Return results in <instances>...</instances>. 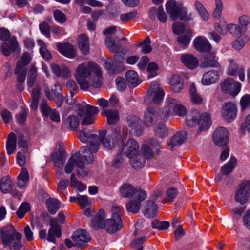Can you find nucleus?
I'll list each match as a JSON object with an SVG mask.
<instances>
[{"mask_svg":"<svg viewBox=\"0 0 250 250\" xmlns=\"http://www.w3.org/2000/svg\"><path fill=\"white\" fill-rule=\"evenodd\" d=\"M78 137L83 143H87L90 148L87 146H83L80 148V151L83 154L84 160L87 164H92L94 162V156L92 152H97L100 147V141L98 136L96 134H90L88 130L84 128L79 131Z\"/></svg>","mask_w":250,"mask_h":250,"instance_id":"f257e3e1","label":"nucleus"},{"mask_svg":"<svg viewBox=\"0 0 250 250\" xmlns=\"http://www.w3.org/2000/svg\"><path fill=\"white\" fill-rule=\"evenodd\" d=\"M90 71H92L97 76L101 75L100 68L96 62L92 61L89 62L87 66L84 63H81L77 68L75 77L81 89L83 90H87L89 87L87 78L91 75Z\"/></svg>","mask_w":250,"mask_h":250,"instance_id":"f03ea898","label":"nucleus"},{"mask_svg":"<svg viewBox=\"0 0 250 250\" xmlns=\"http://www.w3.org/2000/svg\"><path fill=\"white\" fill-rule=\"evenodd\" d=\"M106 131L103 130L100 131L98 136L100 143L107 149H111L114 147L115 144L118 142H122V137L121 134V128L119 126L114 127L111 133L106 135Z\"/></svg>","mask_w":250,"mask_h":250,"instance_id":"7ed1b4c3","label":"nucleus"},{"mask_svg":"<svg viewBox=\"0 0 250 250\" xmlns=\"http://www.w3.org/2000/svg\"><path fill=\"white\" fill-rule=\"evenodd\" d=\"M122 209L119 207H113L112 209L111 217L104 222V228L110 234H114L120 230L123 226L121 217Z\"/></svg>","mask_w":250,"mask_h":250,"instance_id":"20e7f679","label":"nucleus"},{"mask_svg":"<svg viewBox=\"0 0 250 250\" xmlns=\"http://www.w3.org/2000/svg\"><path fill=\"white\" fill-rule=\"evenodd\" d=\"M166 104L162 111L161 118L163 120H167L172 111L180 116L185 115L187 112L186 108L183 105L179 104L176 100L172 98L167 99Z\"/></svg>","mask_w":250,"mask_h":250,"instance_id":"39448f33","label":"nucleus"},{"mask_svg":"<svg viewBox=\"0 0 250 250\" xmlns=\"http://www.w3.org/2000/svg\"><path fill=\"white\" fill-rule=\"evenodd\" d=\"M121 195L125 198L130 197L132 199H137L140 201H144L147 197L146 191L142 189H137L132 185L128 183L123 184L120 188Z\"/></svg>","mask_w":250,"mask_h":250,"instance_id":"423d86ee","label":"nucleus"},{"mask_svg":"<svg viewBox=\"0 0 250 250\" xmlns=\"http://www.w3.org/2000/svg\"><path fill=\"white\" fill-rule=\"evenodd\" d=\"M241 83L231 78L226 79L221 84L223 92L228 93L232 96H236L240 92Z\"/></svg>","mask_w":250,"mask_h":250,"instance_id":"0eeeda50","label":"nucleus"},{"mask_svg":"<svg viewBox=\"0 0 250 250\" xmlns=\"http://www.w3.org/2000/svg\"><path fill=\"white\" fill-rule=\"evenodd\" d=\"M229 132L223 127H218L214 131L213 140L214 144L219 146H226L229 141Z\"/></svg>","mask_w":250,"mask_h":250,"instance_id":"6e6552de","label":"nucleus"},{"mask_svg":"<svg viewBox=\"0 0 250 250\" xmlns=\"http://www.w3.org/2000/svg\"><path fill=\"white\" fill-rule=\"evenodd\" d=\"M83 154L81 155L79 152L74 154L69 159L65 167L66 173H70L74 169L75 166L80 168L83 169L85 167V163L83 161Z\"/></svg>","mask_w":250,"mask_h":250,"instance_id":"1a4fd4ad","label":"nucleus"},{"mask_svg":"<svg viewBox=\"0 0 250 250\" xmlns=\"http://www.w3.org/2000/svg\"><path fill=\"white\" fill-rule=\"evenodd\" d=\"M250 194V181H246L242 183L236 191L235 198L236 202L241 205L246 203Z\"/></svg>","mask_w":250,"mask_h":250,"instance_id":"9d476101","label":"nucleus"},{"mask_svg":"<svg viewBox=\"0 0 250 250\" xmlns=\"http://www.w3.org/2000/svg\"><path fill=\"white\" fill-rule=\"evenodd\" d=\"M222 117L227 122H231L236 117V106L231 102H226L222 105L221 110Z\"/></svg>","mask_w":250,"mask_h":250,"instance_id":"9b49d317","label":"nucleus"},{"mask_svg":"<svg viewBox=\"0 0 250 250\" xmlns=\"http://www.w3.org/2000/svg\"><path fill=\"white\" fill-rule=\"evenodd\" d=\"M183 8V4L177 3L174 0H169L166 4L167 12L169 14L172 21L178 19V15Z\"/></svg>","mask_w":250,"mask_h":250,"instance_id":"f8f14e48","label":"nucleus"},{"mask_svg":"<svg viewBox=\"0 0 250 250\" xmlns=\"http://www.w3.org/2000/svg\"><path fill=\"white\" fill-rule=\"evenodd\" d=\"M1 51L5 56H9L12 52L20 49L19 42L15 36L11 37L8 42H4L1 45Z\"/></svg>","mask_w":250,"mask_h":250,"instance_id":"ddd939ff","label":"nucleus"},{"mask_svg":"<svg viewBox=\"0 0 250 250\" xmlns=\"http://www.w3.org/2000/svg\"><path fill=\"white\" fill-rule=\"evenodd\" d=\"M139 149V146L137 142L133 139L128 140L122 148L124 154L128 158L134 157L137 155Z\"/></svg>","mask_w":250,"mask_h":250,"instance_id":"4468645a","label":"nucleus"},{"mask_svg":"<svg viewBox=\"0 0 250 250\" xmlns=\"http://www.w3.org/2000/svg\"><path fill=\"white\" fill-rule=\"evenodd\" d=\"M50 228L49 229L47 240L54 243L56 242V237L59 238L61 236V229L58 224V221L55 218H51L50 221Z\"/></svg>","mask_w":250,"mask_h":250,"instance_id":"2eb2a0df","label":"nucleus"},{"mask_svg":"<svg viewBox=\"0 0 250 250\" xmlns=\"http://www.w3.org/2000/svg\"><path fill=\"white\" fill-rule=\"evenodd\" d=\"M159 113L154 107H149L144 112V123L147 127H150L158 121Z\"/></svg>","mask_w":250,"mask_h":250,"instance_id":"dca6fc26","label":"nucleus"},{"mask_svg":"<svg viewBox=\"0 0 250 250\" xmlns=\"http://www.w3.org/2000/svg\"><path fill=\"white\" fill-rule=\"evenodd\" d=\"M203 56V61L200 63V67L201 68H219L220 67V63L217 60V58L216 57L215 53L209 51L208 52L206 53Z\"/></svg>","mask_w":250,"mask_h":250,"instance_id":"f3484780","label":"nucleus"},{"mask_svg":"<svg viewBox=\"0 0 250 250\" xmlns=\"http://www.w3.org/2000/svg\"><path fill=\"white\" fill-rule=\"evenodd\" d=\"M73 241L79 246H84L90 241V237L87 232L83 229H79L72 236Z\"/></svg>","mask_w":250,"mask_h":250,"instance_id":"a211bd4d","label":"nucleus"},{"mask_svg":"<svg viewBox=\"0 0 250 250\" xmlns=\"http://www.w3.org/2000/svg\"><path fill=\"white\" fill-rule=\"evenodd\" d=\"M19 233L15 230L14 226L10 224L5 226L0 231V236L2 239V242L4 246L12 239L13 237L15 236L16 233Z\"/></svg>","mask_w":250,"mask_h":250,"instance_id":"6ab92c4d","label":"nucleus"},{"mask_svg":"<svg viewBox=\"0 0 250 250\" xmlns=\"http://www.w3.org/2000/svg\"><path fill=\"white\" fill-rule=\"evenodd\" d=\"M195 49L200 52L207 53L210 51L211 45L208 40L203 37L195 38L193 42Z\"/></svg>","mask_w":250,"mask_h":250,"instance_id":"aec40b11","label":"nucleus"},{"mask_svg":"<svg viewBox=\"0 0 250 250\" xmlns=\"http://www.w3.org/2000/svg\"><path fill=\"white\" fill-rule=\"evenodd\" d=\"M181 60L184 65L190 69H194L199 65V61L197 58L190 54L182 55L181 56Z\"/></svg>","mask_w":250,"mask_h":250,"instance_id":"412c9836","label":"nucleus"},{"mask_svg":"<svg viewBox=\"0 0 250 250\" xmlns=\"http://www.w3.org/2000/svg\"><path fill=\"white\" fill-rule=\"evenodd\" d=\"M149 15L150 18L152 19H155L156 17L158 20L163 23L166 22L167 19V15L162 6H159L158 8L155 7H151L149 11Z\"/></svg>","mask_w":250,"mask_h":250,"instance_id":"4be33fe9","label":"nucleus"},{"mask_svg":"<svg viewBox=\"0 0 250 250\" xmlns=\"http://www.w3.org/2000/svg\"><path fill=\"white\" fill-rule=\"evenodd\" d=\"M219 78L218 71L212 70L205 73L202 79V83L204 85H208L217 83Z\"/></svg>","mask_w":250,"mask_h":250,"instance_id":"5701e85b","label":"nucleus"},{"mask_svg":"<svg viewBox=\"0 0 250 250\" xmlns=\"http://www.w3.org/2000/svg\"><path fill=\"white\" fill-rule=\"evenodd\" d=\"M127 125L131 128V131L137 136L142 133L141 120L136 116H130L127 120Z\"/></svg>","mask_w":250,"mask_h":250,"instance_id":"b1692460","label":"nucleus"},{"mask_svg":"<svg viewBox=\"0 0 250 250\" xmlns=\"http://www.w3.org/2000/svg\"><path fill=\"white\" fill-rule=\"evenodd\" d=\"M212 124V119L208 113H202L198 120L199 129L200 131H205L208 129Z\"/></svg>","mask_w":250,"mask_h":250,"instance_id":"393cba45","label":"nucleus"},{"mask_svg":"<svg viewBox=\"0 0 250 250\" xmlns=\"http://www.w3.org/2000/svg\"><path fill=\"white\" fill-rule=\"evenodd\" d=\"M59 51L64 56L73 58L76 56L75 51L72 45L68 43L59 44L57 45Z\"/></svg>","mask_w":250,"mask_h":250,"instance_id":"a878e982","label":"nucleus"},{"mask_svg":"<svg viewBox=\"0 0 250 250\" xmlns=\"http://www.w3.org/2000/svg\"><path fill=\"white\" fill-rule=\"evenodd\" d=\"M107 118V123L110 125H115L119 120V112L117 109H107L102 112Z\"/></svg>","mask_w":250,"mask_h":250,"instance_id":"bb28decb","label":"nucleus"},{"mask_svg":"<svg viewBox=\"0 0 250 250\" xmlns=\"http://www.w3.org/2000/svg\"><path fill=\"white\" fill-rule=\"evenodd\" d=\"M66 158V153L64 150L53 152L51 155V158L55 163V166L59 168L62 167Z\"/></svg>","mask_w":250,"mask_h":250,"instance_id":"cd10ccee","label":"nucleus"},{"mask_svg":"<svg viewBox=\"0 0 250 250\" xmlns=\"http://www.w3.org/2000/svg\"><path fill=\"white\" fill-rule=\"evenodd\" d=\"M105 218L104 211L103 209H100L92 220V228L95 230L104 229L103 221Z\"/></svg>","mask_w":250,"mask_h":250,"instance_id":"c85d7f7f","label":"nucleus"},{"mask_svg":"<svg viewBox=\"0 0 250 250\" xmlns=\"http://www.w3.org/2000/svg\"><path fill=\"white\" fill-rule=\"evenodd\" d=\"M31 61V57L30 54L28 52H24L23 53L21 58L18 62L16 68L14 71L15 74H18L20 73L22 69L27 66Z\"/></svg>","mask_w":250,"mask_h":250,"instance_id":"c756f323","label":"nucleus"},{"mask_svg":"<svg viewBox=\"0 0 250 250\" xmlns=\"http://www.w3.org/2000/svg\"><path fill=\"white\" fill-rule=\"evenodd\" d=\"M79 47L82 53L87 54L89 50V43L88 36L84 34L79 36L78 38Z\"/></svg>","mask_w":250,"mask_h":250,"instance_id":"7c9ffc66","label":"nucleus"},{"mask_svg":"<svg viewBox=\"0 0 250 250\" xmlns=\"http://www.w3.org/2000/svg\"><path fill=\"white\" fill-rule=\"evenodd\" d=\"M63 123L67 129L70 130H75L79 126L80 121L76 116L70 115L64 120Z\"/></svg>","mask_w":250,"mask_h":250,"instance_id":"2f4dec72","label":"nucleus"},{"mask_svg":"<svg viewBox=\"0 0 250 250\" xmlns=\"http://www.w3.org/2000/svg\"><path fill=\"white\" fill-rule=\"evenodd\" d=\"M186 133L181 131L177 133L171 139L170 142H167V146L172 149L174 146H179L182 144L186 140Z\"/></svg>","mask_w":250,"mask_h":250,"instance_id":"473e14b6","label":"nucleus"},{"mask_svg":"<svg viewBox=\"0 0 250 250\" xmlns=\"http://www.w3.org/2000/svg\"><path fill=\"white\" fill-rule=\"evenodd\" d=\"M172 90L174 92H179L183 88V82L181 77L178 75H173L169 82Z\"/></svg>","mask_w":250,"mask_h":250,"instance_id":"72a5a7b5","label":"nucleus"},{"mask_svg":"<svg viewBox=\"0 0 250 250\" xmlns=\"http://www.w3.org/2000/svg\"><path fill=\"white\" fill-rule=\"evenodd\" d=\"M191 33V30L188 29L185 34L177 37V42L183 48H185L188 46L192 36Z\"/></svg>","mask_w":250,"mask_h":250,"instance_id":"f704fd0d","label":"nucleus"},{"mask_svg":"<svg viewBox=\"0 0 250 250\" xmlns=\"http://www.w3.org/2000/svg\"><path fill=\"white\" fill-rule=\"evenodd\" d=\"M125 78L129 85L133 87L137 86L141 83L137 73L134 70H129L126 72Z\"/></svg>","mask_w":250,"mask_h":250,"instance_id":"c9c22d12","label":"nucleus"},{"mask_svg":"<svg viewBox=\"0 0 250 250\" xmlns=\"http://www.w3.org/2000/svg\"><path fill=\"white\" fill-rule=\"evenodd\" d=\"M105 44L109 51L112 53H115L121 50V44L115 43V40L110 36H106L105 39Z\"/></svg>","mask_w":250,"mask_h":250,"instance_id":"e433bc0d","label":"nucleus"},{"mask_svg":"<svg viewBox=\"0 0 250 250\" xmlns=\"http://www.w3.org/2000/svg\"><path fill=\"white\" fill-rule=\"evenodd\" d=\"M43 90L46 98L49 100H53L58 107H60L62 105L63 103V96L62 94L53 97V95H51L50 89L48 86L46 85L44 86Z\"/></svg>","mask_w":250,"mask_h":250,"instance_id":"4c0bfd02","label":"nucleus"},{"mask_svg":"<svg viewBox=\"0 0 250 250\" xmlns=\"http://www.w3.org/2000/svg\"><path fill=\"white\" fill-rule=\"evenodd\" d=\"M158 207L156 204L151 205L148 202L146 203V205L143 210V213L144 216L147 218H153L157 214Z\"/></svg>","mask_w":250,"mask_h":250,"instance_id":"58836bf2","label":"nucleus"},{"mask_svg":"<svg viewBox=\"0 0 250 250\" xmlns=\"http://www.w3.org/2000/svg\"><path fill=\"white\" fill-rule=\"evenodd\" d=\"M22 237V235L20 233H16V235L13 237L10 241L6 246H9L10 249L13 250H19L22 247V244L21 242V239Z\"/></svg>","mask_w":250,"mask_h":250,"instance_id":"ea45409f","label":"nucleus"},{"mask_svg":"<svg viewBox=\"0 0 250 250\" xmlns=\"http://www.w3.org/2000/svg\"><path fill=\"white\" fill-rule=\"evenodd\" d=\"M16 148V136L13 132H10L8 136L6 142V150L8 155L13 153Z\"/></svg>","mask_w":250,"mask_h":250,"instance_id":"a19ab883","label":"nucleus"},{"mask_svg":"<svg viewBox=\"0 0 250 250\" xmlns=\"http://www.w3.org/2000/svg\"><path fill=\"white\" fill-rule=\"evenodd\" d=\"M154 131L155 135L161 139L167 137L168 134V128L162 123H159L155 126Z\"/></svg>","mask_w":250,"mask_h":250,"instance_id":"79ce46f5","label":"nucleus"},{"mask_svg":"<svg viewBox=\"0 0 250 250\" xmlns=\"http://www.w3.org/2000/svg\"><path fill=\"white\" fill-rule=\"evenodd\" d=\"M142 201L137 199L130 198L129 202L126 204V210L133 213H137L140 210L141 202Z\"/></svg>","mask_w":250,"mask_h":250,"instance_id":"37998d69","label":"nucleus"},{"mask_svg":"<svg viewBox=\"0 0 250 250\" xmlns=\"http://www.w3.org/2000/svg\"><path fill=\"white\" fill-rule=\"evenodd\" d=\"M237 163V159L235 157H231L229 161L223 165L221 169L223 174L228 175L234 169Z\"/></svg>","mask_w":250,"mask_h":250,"instance_id":"c03bdc74","label":"nucleus"},{"mask_svg":"<svg viewBox=\"0 0 250 250\" xmlns=\"http://www.w3.org/2000/svg\"><path fill=\"white\" fill-rule=\"evenodd\" d=\"M41 91V89L39 87L34 88L32 91L31 94L32 102L30 107L33 110H36L38 108Z\"/></svg>","mask_w":250,"mask_h":250,"instance_id":"a18cd8bd","label":"nucleus"},{"mask_svg":"<svg viewBox=\"0 0 250 250\" xmlns=\"http://www.w3.org/2000/svg\"><path fill=\"white\" fill-rule=\"evenodd\" d=\"M249 41V38L247 36L242 35L233 41L231 44L235 49L240 50L244 47Z\"/></svg>","mask_w":250,"mask_h":250,"instance_id":"49530a36","label":"nucleus"},{"mask_svg":"<svg viewBox=\"0 0 250 250\" xmlns=\"http://www.w3.org/2000/svg\"><path fill=\"white\" fill-rule=\"evenodd\" d=\"M12 181L10 177L5 176L2 177L0 182V189L2 193H7L12 189Z\"/></svg>","mask_w":250,"mask_h":250,"instance_id":"de8ad7c7","label":"nucleus"},{"mask_svg":"<svg viewBox=\"0 0 250 250\" xmlns=\"http://www.w3.org/2000/svg\"><path fill=\"white\" fill-rule=\"evenodd\" d=\"M48 211L51 214H54L60 208L59 201L55 199L49 198L46 202Z\"/></svg>","mask_w":250,"mask_h":250,"instance_id":"09e8293b","label":"nucleus"},{"mask_svg":"<svg viewBox=\"0 0 250 250\" xmlns=\"http://www.w3.org/2000/svg\"><path fill=\"white\" fill-rule=\"evenodd\" d=\"M129 158L130 159V164L135 169L142 168L145 166V161L144 158L139 153L134 157Z\"/></svg>","mask_w":250,"mask_h":250,"instance_id":"8fccbe9b","label":"nucleus"},{"mask_svg":"<svg viewBox=\"0 0 250 250\" xmlns=\"http://www.w3.org/2000/svg\"><path fill=\"white\" fill-rule=\"evenodd\" d=\"M194 6L202 19L204 21L208 20L209 14L203 4L199 0H196L194 2Z\"/></svg>","mask_w":250,"mask_h":250,"instance_id":"3c124183","label":"nucleus"},{"mask_svg":"<svg viewBox=\"0 0 250 250\" xmlns=\"http://www.w3.org/2000/svg\"><path fill=\"white\" fill-rule=\"evenodd\" d=\"M150 44V39L149 36H147L142 42L138 44V46L142 47L141 52L146 54L150 53L152 50Z\"/></svg>","mask_w":250,"mask_h":250,"instance_id":"603ef678","label":"nucleus"},{"mask_svg":"<svg viewBox=\"0 0 250 250\" xmlns=\"http://www.w3.org/2000/svg\"><path fill=\"white\" fill-rule=\"evenodd\" d=\"M38 43L40 46V52L42 56L47 60H50L52 58V55L50 52L46 48V45L44 42L41 40H38Z\"/></svg>","mask_w":250,"mask_h":250,"instance_id":"864d4df0","label":"nucleus"},{"mask_svg":"<svg viewBox=\"0 0 250 250\" xmlns=\"http://www.w3.org/2000/svg\"><path fill=\"white\" fill-rule=\"evenodd\" d=\"M227 29L231 34L237 36L242 33L246 32L247 29L241 27L240 25L235 24H230L228 25Z\"/></svg>","mask_w":250,"mask_h":250,"instance_id":"5fc2aeb1","label":"nucleus"},{"mask_svg":"<svg viewBox=\"0 0 250 250\" xmlns=\"http://www.w3.org/2000/svg\"><path fill=\"white\" fill-rule=\"evenodd\" d=\"M37 76V68L32 65L30 67L27 80V83L28 87H31L33 86Z\"/></svg>","mask_w":250,"mask_h":250,"instance_id":"6e6d98bb","label":"nucleus"},{"mask_svg":"<svg viewBox=\"0 0 250 250\" xmlns=\"http://www.w3.org/2000/svg\"><path fill=\"white\" fill-rule=\"evenodd\" d=\"M170 223L168 221H160L158 220H154L152 222V227L154 229H157L159 230H163L167 229L169 227Z\"/></svg>","mask_w":250,"mask_h":250,"instance_id":"4d7b16f0","label":"nucleus"},{"mask_svg":"<svg viewBox=\"0 0 250 250\" xmlns=\"http://www.w3.org/2000/svg\"><path fill=\"white\" fill-rule=\"evenodd\" d=\"M30 205L27 202H24L20 206L16 214L19 218H22L26 212L30 211Z\"/></svg>","mask_w":250,"mask_h":250,"instance_id":"13d9d810","label":"nucleus"},{"mask_svg":"<svg viewBox=\"0 0 250 250\" xmlns=\"http://www.w3.org/2000/svg\"><path fill=\"white\" fill-rule=\"evenodd\" d=\"M215 8L214 9L212 16L216 19L220 17L223 10V3L221 0H215Z\"/></svg>","mask_w":250,"mask_h":250,"instance_id":"bf43d9fd","label":"nucleus"},{"mask_svg":"<svg viewBox=\"0 0 250 250\" xmlns=\"http://www.w3.org/2000/svg\"><path fill=\"white\" fill-rule=\"evenodd\" d=\"M66 86L70 91V97L73 98L78 91L79 88L76 83L73 80H68L66 83Z\"/></svg>","mask_w":250,"mask_h":250,"instance_id":"052dcab7","label":"nucleus"},{"mask_svg":"<svg viewBox=\"0 0 250 250\" xmlns=\"http://www.w3.org/2000/svg\"><path fill=\"white\" fill-rule=\"evenodd\" d=\"M158 69V65L154 62L149 63L147 67V71L148 73V78H151L157 75L156 71Z\"/></svg>","mask_w":250,"mask_h":250,"instance_id":"680f3d73","label":"nucleus"},{"mask_svg":"<svg viewBox=\"0 0 250 250\" xmlns=\"http://www.w3.org/2000/svg\"><path fill=\"white\" fill-rule=\"evenodd\" d=\"M27 111L23 107H21V110L19 114L15 116L17 122L19 124H23L27 119Z\"/></svg>","mask_w":250,"mask_h":250,"instance_id":"e2e57ef3","label":"nucleus"},{"mask_svg":"<svg viewBox=\"0 0 250 250\" xmlns=\"http://www.w3.org/2000/svg\"><path fill=\"white\" fill-rule=\"evenodd\" d=\"M39 29L42 34L47 38L50 37L51 28L47 22L43 21L39 24Z\"/></svg>","mask_w":250,"mask_h":250,"instance_id":"0e129e2a","label":"nucleus"},{"mask_svg":"<svg viewBox=\"0 0 250 250\" xmlns=\"http://www.w3.org/2000/svg\"><path fill=\"white\" fill-rule=\"evenodd\" d=\"M124 155L122 152L118 153L112 162V167L115 168L121 167L124 164Z\"/></svg>","mask_w":250,"mask_h":250,"instance_id":"69168bd1","label":"nucleus"},{"mask_svg":"<svg viewBox=\"0 0 250 250\" xmlns=\"http://www.w3.org/2000/svg\"><path fill=\"white\" fill-rule=\"evenodd\" d=\"M54 19L58 22L62 24L66 21V16L60 10H55L53 12Z\"/></svg>","mask_w":250,"mask_h":250,"instance_id":"338daca9","label":"nucleus"},{"mask_svg":"<svg viewBox=\"0 0 250 250\" xmlns=\"http://www.w3.org/2000/svg\"><path fill=\"white\" fill-rule=\"evenodd\" d=\"M172 30L173 33L177 35L185 33L187 30H186L185 26L182 23L175 22L173 24Z\"/></svg>","mask_w":250,"mask_h":250,"instance_id":"774afa93","label":"nucleus"}]
</instances>
